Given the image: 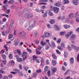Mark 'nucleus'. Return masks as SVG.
Returning <instances> with one entry per match:
<instances>
[{
    "label": "nucleus",
    "mask_w": 79,
    "mask_h": 79,
    "mask_svg": "<svg viewBox=\"0 0 79 79\" xmlns=\"http://www.w3.org/2000/svg\"><path fill=\"white\" fill-rule=\"evenodd\" d=\"M36 21L35 20H33L32 22L30 23L29 25V26L27 28V30L28 31H31L33 28H34L35 26V24Z\"/></svg>",
    "instance_id": "f257e3e1"
},
{
    "label": "nucleus",
    "mask_w": 79,
    "mask_h": 79,
    "mask_svg": "<svg viewBox=\"0 0 79 79\" xmlns=\"http://www.w3.org/2000/svg\"><path fill=\"white\" fill-rule=\"evenodd\" d=\"M76 39V35L74 34H73L70 36L69 40H71L72 44H74V43H75V40Z\"/></svg>",
    "instance_id": "f03ea898"
},
{
    "label": "nucleus",
    "mask_w": 79,
    "mask_h": 79,
    "mask_svg": "<svg viewBox=\"0 0 79 79\" xmlns=\"http://www.w3.org/2000/svg\"><path fill=\"white\" fill-rule=\"evenodd\" d=\"M27 53L26 52H23L22 55V56L23 57V60L27 58Z\"/></svg>",
    "instance_id": "7ed1b4c3"
},
{
    "label": "nucleus",
    "mask_w": 79,
    "mask_h": 79,
    "mask_svg": "<svg viewBox=\"0 0 79 79\" xmlns=\"http://www.w3.org/2000/svg\"><path fill=\"white\" fill-rule=\"evenodd\" d=\"M10 24L9 27V29L11 30L13 29V24H14V20H11L10 21Z\"/></svg>",
    "instance_id": "20e7f679"
},
{
    "label": "nucleus",
    "mask_w": 79,
    "mask_h": 79,
    "mask_svg": "<svg viewBox=\"0 0 79 79\" xmlns=\"http://www.w3.org/2000/svg\"><path fill=\"white\" fill-rule=\"evenodd\" d=\"M33 61H35L36 62L39 63L40 62L39 61V60L37 59V57L35 56H33Z\"/></svg>",
    "instance_id": "39448f33"
},
{
    "label": "nucleus",
    "mask_w": 79,
    "mask_h": 79,
    "mask_svg": "<svg viewBox=\"0 0 79 79\" xmlns=\"http://www.w3.org/2000/svg\"><path fill=\"white\" fill-rule=\"evenodd\" d=\"M53 10L55 13L57 14L58 13V11H59V8L58 7H54L53 8Z\"/></svg>",
    "instance_id": "423d86ee"
},
{
    "label": "nucleus",
    "mask_w": 79,
    "mask_h": 79,
    "mask_svg": "<svg viewBox=\"0 0 79 79\" xmlns=\"http://www.w3.org/2000/svg\"><path fill=\"white\" fill-rule=\"evenodd\" d=\"M20 35H21V37H23V38L24 37H25L26 36V33L24 32V31H21L20 33Z\"/></svg>",
    "instance_id": "0eeeda50"
},
{
    "label": "nucleus",
    "mask_w": 79,
    "mask_h": 79,
    "mask_svg": "<svg viewBox=\"0 0 79 79\" xmlns=\"http://www.w3.org/2000/svg\"><path fill=\"white\" fill-rule=\"evenodd\" d=\"M73 33V31H71L69 32L67 34H66L65 35V36L66 38H69V37L70 36V35L71 34Z\"/></svg>",
    "instance_id": "6e6552de"
},
{
    "label": "nucleus",
    "mask_w": 79,
    "mask_h": 79,
    "mask_svg": "<svg viewBox=\"0 0 79 79\" xmlns=\"http://www.w3.org/2000/svg\"><path fill=\"white\" fill-rule=\"evenodd\" d=\"M44 11H41V12L42 13H45L43 15V18H45V17L47 16V11H46V12H45Z\"/></svg>",
    "instance_id": "1a4fd4ad"
},
{
    "label": "nucleus",
    "mask_w": 79,
    "mask_h": 79,
    "mask_svg": "<svg viewBox=\"0 0 79 79\" xmlns=\"http://www.w3.org/2000/svg\"><path fill=\"white\" fill-rule=\"evenodd\" d=\"M2 35H6L7 34H8V31H5L2 32Z\"/></svg>",
    "instance_id": "9d476101"
},
{
    "label": "nucleus",
    "mask_w": 79,
    "mask_h": 79,
    "mask_svg": "<svg viewBox=\"0 0 79 79\" xmlns=\"http://www.w3.org/2000/svg\"><path fill=\"white\" fill-rule=\"evenodd\" d=\"M32 34L33 36H34V37H36L37 36V31H33L32 32Z\"/></svg>",
    "instance_id": "9b49d317"
},
{
    "label": "nucleus",
    "mask_w": 79,
    "mask_h": 79,
    "mask_svg": "<svg viewBox=\"0 0 79 79\" xmlns=\"http://www.w3.org/2000/svg\"><path fill=\"white\" fill-rule=\"evenodd\" d=\"M44 35L46 37H50V33L47 32H44Z\"/></svg>",
    "instance_id": "f8f14e48"
},
{
    "label": "nucleus",
    "mask_w": 79,
    "mask_h": 79,
    "mask_svg": "<svg viewBox=\"0 0 79 79\" xmlns=\"http://www.w3.org/2000/svg\"><path fill=\"white\" fill-rule=\"evenodd\" d=\"M44 65V60L42 58H41V64L40 66L43 67Z\"/></svg>",
    "instance_id": "ddd939ff"
},
{
    "label": "nucleus",
    "mask_w": 79,
    "mask_h": 79,
    "mask_svg": "<svg viewBox=\"0 0 79 79\" xmlns=\"http://www.w3.org/2000/svg\"><path fill=\"white\" fill-rule=\"evenodd\" d=\"M19 43V40H17L16 41H15L14 42V45H18V44Z\"/></svg>",
    "instance_id": "4468645a"
},
{
    "label": "nucleus",
    "mask_w": 79,
    "mask_h": 79,
    "mask_svg": "<svg viewBox=\"0 0 79 79\" xmlns=\"http://www.w3.org/2000/svg\"><path fill=\"white\" fill-rule=\"evenodd\" d=\"M8 7V6L7 5H4L3 6H2V7H3V8H4L3 10L4 11L7 10V7Z\"/></svg>",
    "instance_id": "2eb2a0df"
},
{
    "label": "nucleus",
    "mask_w": 79,
    "mask_h": 79,
    "mask_svg": "<svg viewBox=\"0 0 79 79\" xmlns=\"http://www.w3.org/2000/svg\"><path fill=\"white\" fill-rule=\"evenodd\" d=\"M69 18L70 19L74 18V14L73 13L70 14L69 15Z\"/></svg>",
    "instance_id": "dca6fc26"
},
{
    "label": "nucleus",
    "mask_w": 79,
    "mask_h": 79,
    "mask_svg": "<svg viewBox=\"0 0 79 79\" xmlns=\"http://www.w3.org/2000/svg\"><path fill=\"white\" fill-rule=\"evenodd\" d=\"M52 63L53 65L55 66L56 64V61L54 60H52Z\"/></svg>",
    "instance_id": "f3484780"
},
{
    "label": "nucleus",
    "mask_w": 79,
    "mask_h": 79,
    "mask_svg": "<svg viewBox=\"0 0 79 79\" xmlns=\"http://www.w3.org/2000/svg\"><path fill=\"white\" fill-rule=\"evenodd\" d=\"M41 45H42V46H44V45H45L47 44V43L43 41H41L40 42Z\"/></svg>",
    "instance_id": "a211bd4d"
},
{
    "label": "nucleus",
    "mask_w": 79,
    "mask_h": 79,
    "mask_svg": "<svg viewBox=\"0 0 79 79\" xmlns=\"http://www.w3.org/2000/svg\"><path fill=\"white\" fill-rule=\"evenodd\" d=\"M29 18H31L33 17V14L32 13H28Z\"/></svg>",
    "instance_id": "6ab92c4d"
},
{
    "label": "nucleus",
    "mask_w": 79,
    "mask_h": 79,
    "mask_svg": "<svg viewBox=\"0 0 79 79\" xmlns=\"http://www.w3.org/2000/svg\"><path fill=\"white\" fill-rule=\"evenodd\" d=\"M52 57L53 58L54 60H56L57 57H56V55L54 54H52Z\"/></svg>",
    "instance_id": "aec40b11"
},
{
    "label": "nucleus",
    "mask_w": 79,
    "mask_h": 79,
    "mask_svg": "<svg viewBox=\"0 0 79 79\" xmlns=\"http://www.w3.org/2000/svg\"><path fill=\"white\" fill-rule=\"evenodd\" d=\"M24 22V20L23 19H21L20 20V24L21 25H22Z\"/></svg>",
    "instance_id": "412c9836"
},
{
    "label": "nucleus",
    "mask_w": 79,
    "mask_h": 79,
    "mask_svg": "<svg viewBox=\"0 0 79 79\" xmlns=\"http://www.w3.org/2000/svg\"><path fill=\"white\" fill-rule=\"evenodd\" d=\"M14 3H15V1L13 0H10L8 2V3H10V4H13Z\"/></svg>",
    "instance_id": "4be33fe9"
},
{
    "label": "nucleus",
    "mask_w": 79,
    "mask_h": 79,
    "mask_svg": "<svg viewBox=\"0 0 79 79\" xmlns=\"http://www.w3.org/2000/svg\"><path fill=\"white\" fill-rule=\"evenodd\" d=\"M70 63L71 64H73L74 63V58L72 57L70 59Z\"/></svg>",
    "instance_id": "5701e85b"
},
{
    "label": "nucleus",
    "mask_w": 79,
    "mask_h": 79,
    "mask_svg": "<svg viewBox=\"0 0 79 79\" xmlns=\"http://www.w3.org/2000/svg\"><path fill=\"white\" fill-rule=\"evenodd\" d=\"M63 2L65 4H68L69 3V1L68 0H63Z\"/></svg>",
    "instance_id": "b1692460"
},
{
    "label": "nucleus",
    "mask_w": 79,
    "mask_h": 79,
    "mask_svg": "<svg viewBox=\"0 0 79 79\" xmlns=\"http://www.w3.org/2000/svg\"><path fill=\"white\" fill-rule=\"evenodd\" d=\"M73 3L75 5H77L78 4V1L73 0Z\"/></svg>",
    "instance_id": "393cba45"
},
{
    "label": "nucleus",
    "mask_w": 79,
    "mask_h": 79,
    "mask_svg": "<svg viewBox=\"0 0 79 79\" xmlns=\"http://www.w3.org/2000/svg\"><path fill=\"white\" fill-rule=\"evenodd\" d=\"M79 13H78L77 12L75 13L74 18H79Z\"/></svg>",
    "instance_id": "a878e982"
},
{
    "label": "nucleus",
    "mask_w": 79,
    "mask_h": 79,
    "mask_svg": "<svg viewBox=\"0 0 79 79\" xmlns=\"http://www.w3.org/2000/svg\"><path fill=\"white\" fill-rule=\"evenodd\" d=\"M60 2H57V3H55L54 4V5L55 6H58V7H59V6H60Z\"/></svg>",
    "instance_id": "bb28decb"
},
{
    "label": "nucleus",
    "mask_w": 79,
    "mask_h": 79,
    "mask_svg": "<svg viewBox=\"0 0 79 79\" xmlns=\"http://www.w3.org/2000/svg\"><path fill=\"white\" fill-rule=\"evenodd\" d=\"M55 20L52 19L50 21V24H54L55 23Z\"/></svg>",
    "instance_id": "cd10ccee"
},
{
    "label": "nucleus",
    "mask_w": 79,
    "mask_h": 79,
    "mask_svg": "<svg viewBox=\"0 0 79 79\" xmlns=\"http://www.w3.org/2000/svg\"><path fill=\"white\" fill-rule=\"evenodd\" d=\"M64 27L65 29H68V28H69L70 27V25H64Z\"/></svg>",
    "instance_id": "c85d7f7f"
},
{
    "label": "nucleus",
    "mask_w": 79,
    "mask_h": 79,
    "mask_svg": "<svg viewBox=\"0 0 79 79\" xmlns=\"http://www.w3.org/2000/svg\"><path fill=\"white\" fill-rule=\"evenodd\" d=\"M16 52H17V53H18V55H19V56H20V55H21L22 53H21V52H20V50H19V49H17Z\"/></svg>",
    "instance_id": "c756f323"
},
{
    "label": "nucleus",
    "mask_w": 79,
    "mask_h": 79,
    "mask_svg": "<svg viewBox=\"0 0 79 79\" xmlns=\"http://www.w3.org/2000/svg\"><path fill=\"white\" fill-rule=\"evenodd\" d=\"M51 45H52V48H54V47H55V43L54 42L52 41L51 43Z\"/></svg>",
    "instance_id": "7c9ffc66"
},
{
    "label": "nucleus",
    "mask_w": 79,
    "mask_h": 79,
    "mask_svg": "<svg viewBox=\"0 0 79 79\" xmlns=\"http://www.w3.org/2000/svg\"><path fill=\"white\" fill-rule=\"evenodd\" d=\"M49 41L48 40H46V44H47L49 46V47L51 46V44H50L49 42Z\"/></svg>",
    "instance_id": "2f4dec72"
},
{
    "label": "nucleus",
    "mask_w": 79,
    "mask_h": 79,
    "mask_svg": "<svg viewBox=\"0 0 79 79\" xmlns=\"http://www.w3.org/2000/svg\"><path fill=\"white\" fill-rule=\"evenodd\" d=\"M26 12H30L31 11V9L29 8H26L25 9Z\"/></svg>",
    "instance_id": "473e14b6"
},
{
    "label": "nucleus",
    "mask_w": 79,
    "mask_h": 79,
    "mask_svg": "<svg viewBox=\"0 0 79 79\" xmlns=\"http://www.w3.org/2000/svg\"><path fill=\"white\" fill-rule=\"evenodd\" d=\"M13 71L16 72L15 73H16V74L17 73H19V70L18 69H13Z\"/></svg>",
    "instance_id": "72a5a7b5"
},
{
    "label": "nucleus",
    "mask_w": 79,
    "mask_h": 79,
    "mask_svg": "<svg viewBox=\"0 0 79 79\" xmlns=\"http://www.w3.org/2000/svg\"><path fill=\"white\" fill-rule=\"evenodd\" d=\"M48 66H46L44 67V71L45 72H46V71H48Z\"/></svg>",
    "instance_id": "f704fd0d"
},
{
    "label": "nucleus",
    "mask_w": 79,
    "mask_h": 79,
    "mask_svg": "<svg viewBox=\"0 0 79 79\" xmlns=\"http://www.w3.org/2000/svg\"><path fill=\"white\" fill-rule=\"evenodd\" d=\"M37 76V73H34L33 74V75H32V77L34 78V77H35Z\"/></svg>",
    "instance_id": "c9c22d12"
},
{
    "label": "nucleus",
    "mask_w": 79,
    "mask_h": 79,
    "mask_svg": "<svg viewBox=\"0 0 79 79\" xmlns=\"http://www.w3.org/2000/svg\"><path fill=\"white\" fill-rule=\"evenodd\" d=\"M24 17L26 18H29V14L27 13L25 14Z\"/></svg>",
    "instance_id": "e433bc0d"
},
{
    "label": "nucleus",
    "mask_w": 79,
    "mask_h": 79,
    "mask_svg": "<svg viewBox=\"0 0 79 79\" xmlns=\"http://www.w3.org/2000/svg\"><path fill=\"white\" fill-rule=\"evenodd\" d=\"M64 56L65 58H67L68 57V53L66 52H64Z\"/></svg>",
    "instance_id": "4c0bfd02"
},
{
    "label": "nucleus",
    "mask_w": 79,
    "mask_h": 79,
    "mask_svg": "<svg viewBox=\"0 0 79 79\" xmlns=\"http://www.w3.org/2000/svg\"><path fill=\"white\" fill-rule=\"evenodd\" d=\"M24 70H25L26 71H27V70L29 69V68L27 66H25L24 67Z\"/></svg>",
    "instance_id": "58836bf2"
},
{
    "label": "nucleus",
    "mask_w": 79,
    "mask_h": 79,
    "mask_svg": "<svg viewBox=\"0 0 79 79\" xmlns=\"http://www.w3.org/2000/svg\"><path fill=\"white\" fill-rule=\"evenodd\" d=\"M17 61L18 62H21L23 61V59L22 58H19L17 60Z\"/></svg>",
    "instance_id": "ea45409f"
},
{
    "label": "nucleus",
    "mask_w": 79,
    "mask_h": 79,
    "mask_svg": "<svg viewBox=\"0 0 79 79\" xmlns=\"http://www.w3.org/2000/svg\"><path fill=\"white\" fill-rule=\"evenodd\" d=\"M66 18V16L64 15L63 17H61V20L62 21H63L64 19H65Z\"/></svg>",
    "instance_id": "a19ab883"
},
{
    "label": "nucleus",
    "mask_w": 79,
    "mask_h": 79,
    "mask_svg": "<svg viewBox=\"0 0 79 79\" xmlns=\"http://www.w3.org/2000/svg\"><path fill=\"white\" fill-rule=\"evenodd\" d=\"M10 12V9H8L6 10V14H9Z\"/></svg>",
    "instance_id": "79ce46f5"
},
{
    "label": "nucleus",
    "mask_w": 79,
    "mask_h": 79,
    "mask_svg": "<svg viewBox=\"0 0 79 79\" xmlns=\"http://www.w3.org/2000/svg\"><path fill=\"white\" fill-rule=\"evenodd\" d=\"M61 46L63 48L65 47V44L64 43H62L61 44Z\"/></svg>",
    "instance_id": "37998d69"
},
{
    "label": "nucleus",
    "mask_w": 79,
    "mask_h": 79,
    "mask_svg": "<svg viewBox=\"0 0 79 79\" xmlns=\"http://www.w3.org/2000/svg\"><path fill=\"white\" fill-rule=\"evenodd\" d=\"M48 15H49V16H53V13L50 11H49Z\"/></svg>",
    "instance_id": "c03bdc74"
},
{
    "label": "nucleus",
    "mask_w": 79,
    "mask_h": 79,
    "mask_svg": "<svg viewBox=\"0 0 79 79\" xmlns=\"http://www.w3.org/2000/svg\"><path fill=\"white\" fill-rule=\"evenodd\" d=\"M54 27L55 28H56L57 31H59V30H60V28H59V27H58L57 26V25H55Z\"/></svg>",
    "instance_id": "a18cd8bd"
},
{
    "label": "nucleus",
    "mask_w": 79,
    "mask_h": 79,
    "mask_svg": "<svg viewBox=\"0 0 79 79\" xmlns=\"http://www.w3.org/2000/svg\"><path fill=\"white\" fill-rule=\"evenodd\" d=\"M52 69L53 71V72H56V68H53Z\"/></svg>",
    "instance_id": "49530a36"
},
{
    "label": "nucleus",
    "mask_w": 79,
    "mask_h": 79,
    "mask_svg": "<svg viewBox=\"0 0 79 79\" xmlns=\"http://www.w3.org/2000/svg\"><path fill=\"white\" fill-rule=\"evenodd\" d=\"M2 79H8V77H7V76H6V75H4L2 77Z\"/></svg>",
    "instance_id": "de8ad7c7"
},
{
    "label": "nucleus",
    "mask_w": 79,
    "mask_h": 79,
    "mask_svg": "<svg viewBox=\"0 0 79 79\" xmlns=\"http://www.w3.org/2000/svg\"><path fill=\"white\" fill-rule=\"evenodd\" d=\"M36 52L37 54H38V55H40L41 53L39 51H38V49H36Z\"/></svg>",
    "instance_id": "09e8293b"
},
{
    "label": "nucleus",
    "mask_w": 79,
    "mask_h": 79,
    "mask_svg": "<svg viewBox=\"0 0 79 79\" xmlns=\"http://www.w3.org/2000/svg\"><path fill=\"white\" fill-rule=\"evenodd\" d=\"M75 52H78L79 50V47H77L76 48H75Z\"/></svg>",
    "instance_id": "8fccbe9b"
},
{
    "label": "nucleus",
    "mask_w": 79,
    "mask_h": 79,
    "mask_svg": "<svg viewBox=\"0 0 79 79\" xmlns=\"http://www.w3.org/2000/svg\"><path fill=\"white\" fill-rule=\"evenodd\" d=\"M47 27L48 28V29H50L51 28V26H50V24H47Z\"/></svg>",
    "instance_id": "3c124183"
},
{
    "label": "nucleus",
    "mask_w": 79,
    "mask_h": 79,
    "mask_svg": "<svg viewBox=\"0 0 79 79\" xmlns=\"http://www.w3.org/2000/svg\"><path fill=\"white\" fill-rule=\"evenodd\" d=\"M2 63L4 64H6V60H3L2 61Z\"/></svg>",
    "instance_id": "603ef678"
},
{
    "label": "nucleus",
    "mask_w": 79,
    "mask_h": 79,
    "mask_svg": "<svg viewBox=\"0 0 79 79\" xmlns=\"http://www.w3.org/2000/svg\"><path fill=\"white\" fill-rule=\"evenodd\" d=\"M9 57L10 59H11L13 58V56L12 54H10L9 56Z\"/></svg>",
    "instance_id": "864d4df0"
},
{
    "label": "nucleus",
    "mask_w": 79,
    "mask_h": 79,
    "mask_svg": "<svg viewBox=\"0 0 79 79\" xmlns=\"http://www.w3.org/2000/svg\"><path fill=\"white\" fill-rule=\"evenodd\" d=\"M29 23H26L25 25V27H26L27 26H28L29 25Z\"/></svg>",
    "instance_id": "5fc2aeb1"
},
{
    "label": "nucleus",
    "mask_w": 79,
    "mask_h": 79,
    "mask_svg": "<svg viewBox=\"0 0 79 79\" xmlns=\"http://www.w3.org/2000/svg\"><path fill=\"white\" fill-rule=\"evenodd\" d=\"M1 55L3 58L4 59H5L6 58V56H5V55L2 54Z\"/></svg>",
    "instance_id": "6e6d98bb"
},
{
    "label": "nucleus",
    "mask_w": 79,
    "mask_h": 79,
    "mask_svg": "<svg viewBox=\"0 0 79 79\" xmlns=\"http://www.w3.org/2000/svg\"><path fill=\"white\" fill-rule=\"evenodd\" d=\"M13 37V35L10 34L9 35L8 38L9 39H11Z\"/></svg>",
    "instance_id": "4d7b16f0"
},
{
    "label": "nucleus",
    "mask_w": 79,
    "mask_h": 79,
    "mask_svg": "<svg viewBox=\"0 0 79 79\" xmlns=\"http://www.w3.org/2000/svg\"><path fill=\"white\" fill-rule=\"evenodd\" d=\"M67 48L69 50H71V47L69 45L68 46Z\"/></svg>",
    "instance_id": "13d9d810"
},
{
    "label": "nucleus",
    "mask_w": 79,
    "mask_h": 79,
    "mask_svg": "<svg viewBox=\"0 0 79 79\" xmlns=\"http://www.w3.org/2000/svg\"><path fill=\"white\" fill-rule=\"evenodd\" d=\"M71 47L73 48H75L76 47V46H75V45L74 44H72L71 45Z\"/></svg>",
    "instance_id": "bf43d9fd"
},
{
    "label": "nucleus",
    "mask_w": 79,
    "mask_h": 79,
    "mask_svg": "<svg viewBox=\"0 0 79 79\" xmlns=\"http://www.w3.org/2000/svg\"><path fill=\"white\" fill-rule=\"evenodd\" d=\"M18 75L19 76H23V73L21 72H19Z\"/></svg>",
    "instance_id": "052dcab7"
},
{
    "label": "nucleus",
    "mask_w": 79,
    "mask_h": 79,
    "mask_svg": "<svg viewBox=\"0 0 79 79\" xmlns=\"http://www.w3.org/2000/svg\"><path fill=\"white\" fill-rule=\"evenodd\" d=\"M21 15V14L19 13H18L15 15L16 16H19Z\"/></svg>",
    "instance_id": "680f3d73"
},
{
    "label": "nucleus",
    "mask_w": 79,
    "mask_h": 79,
    "mask_svg": "<svg viewBox=\"0 0 79 79\" xmlns=\"http://www.w3.org/2000/svg\"><path fill=\"white\" fill-rule=\"evenodd\" d=\"M15 64V62L13 60L11 62V65L12 66H13Z\"/></svg>",
    "instance_id": "e2e57ef3"
},
{
    "label": "nucleus",
    "mask_w": 79,
    "mask_h": 79,
    "mask_svg": "<svg viewBox=\"0 0 79 79\" xmlns=\"http://www.w3.org/2000/svg\"><path fill=\"white\" fill-rule=\"evenodd\" d=\"M62 70H63L64 71H66V68L64 66L62 67Z\"/></svg>",
    "instance_id": "0e129e2a"
},
{
    "label": "nucleus",
    "mask_w": 79,
    "mask_h": 79,
    "mask_svg": "<svg viewBox=\"0 0 79 79\" xmlns=\"http://www.w3.org/2000/svg\"><path fill=\"white\" fill-rule=\"evenodd\" d=\"M42 9H45L46 8V6H41Z\"/></svg>",
    "instance_id": "69168bd1"
},
{
    "label": "nucleus",
    "mask_w": 79,
    "mask_h": 79,
    "mask_svg": "<svg viewBox=\"0 0 79 79\" xmlns=\"http://www.w3.org/2000/svg\"><path fill=\"white\" fill-rule=\"evenodd\" d=\"M22 65L21 64H19V67L20 69L21 70L22 69Z\"/></svg>",
    "instance_id": "338daca9"
},
{
    "label": "nucleus",
    "mask_w": 79,
    "mask_h": 79,
    "mask_svg": "<svg viewBox=\"0 0 79 79\" xmlns=\"http://www.w3.org/2000/svg\"><path fill=\"white\" fill-rule=\"evenodd\" d=\"M76 21H77V22L79 23V17L76 18Z\"/></svg>",
    "instance_id": "774afa93"
}]
</instances>
